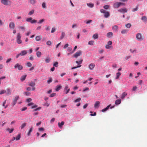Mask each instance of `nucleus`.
Instances as JSON below:
<instances>
[{"label": "nucleus", "mask_w": 147, "mask_h": 147, "mask_svg": "<svg viewBox=\"0 0 147 147\" xmlns=\"http://www.w3.org/2000/svg\"><path fill=\"white\" fill-rule=\"evenodd\" d=\"M14 68L16 69L17 68L19 70H22L23 68V66L19 63H17L14 66Z\"/></svg>", "instance_id": "obj_5"}, {"label": "nucleus", "mask_w": 147, "mask_h": 147, "mask_svg": "<svg viewBox=\"0 0 147 147\" xmlns=\"http://www.w3.org/2000/svg\"><path fill=\"white\" fill-rule=\"evenodd\" d=\"M62 87L61 85H57L56 86L55 90L57 91H58L62 88Z\"/></svg>", "instance_id": "obj_15"}, {"label": "nucleus", "mask_w": 147, "mask_h": 147, "mask_svg": "<svg viewBox=\"0 0 147 147\" xmlns=\"http://www.w3.org/2000/svg\"><path fill=\"white\" fill-rule=\"evenodd\" d=\"M45 20L44 19H42L41 20H40L39 22H38V24H40L42 23L43 22H44Z\"/></svg>", "instance_id": "obj_59"}, {"label": "nucleus", "mask_w": 147, "mask_h": 147, "mask_svg": "<svg viewBox=\"0 0 147 147\" xmlns=\"http://www.w3.org/2000/svg\"><path fill=\"white\" fill-rule=\"evenodd\" d=\"M81 66V65H80L78 66L77 67H72L71 68V69H76V68H78V67H80Z\"/></svg>", "instance_id": "obj_61"}, {"label": "nucleus", "mask_w": 147, "mask_h": 147, "mask_svg": "<svg viewBox=\"0 0 147 147\" xmlns=\"http://www.w3.org/2000/svg\"><path fill=\"white\" fill-rule=\"evenodd\" d=\"M24 94H26V96H29L30 95V93L29 92H24Z\"/></svg>", "instance_id": "obj_40"}, {"label": "nucleus", "mask_w": 147, "mask_h": 147, "mask_svg": "<svg viewBox=\"0 0 147 147\" xmlns=\"http://www.w3.org/2000/svg\"><path fill=\"white\" fill-rule=\"evenodd\" d=\"M52 81V79L51 78H50L49 79V80H47V82L49 84Z\"/></svg>", "instance_id": "obj_47"}, {"label": "nucleus", "mask_w": 147, "mask_h": 147, "mask_svg": "<svg viewBox=\"0 0 147 147\" xmlns=\"http://www.w3.org/2000/svg\"><path fill=\"white\" fill-rule=\"evenodd\" d=\"M33 127H31L30 128L28 133L27 134V135L28 136H29L30 135V133L31 132H32V131L33 130Z\"/></svg>", "instance_id": "obj_34"}, {"label": "nucleus", "mask_w": 147, "mask_h": 147, "mask_svg": "<svg viewBox=\"0 0 147 147\" xmlns=\"http://www.w3.org/2000/svg\"><path fill=\"white\" fill-rule=\"evenodd\" d=\"M35 85V83L32 81H31V82H30L28 84V85L29 86H31L32 87V91H34L35 90L36 88L35 87H34Z\"/></svg>", "instance_id": "obj_6"}, {"label": "nucleus", "mask_w": 147, "mask_h": 147, "mask_svg": "<svg viewBox=\"0 0 147 147\" xmlns=\"http://www.w3.org/2000/svg\"><path fill=\"white\" fill-rule=\"evenodd\" d=\"M81 100V98H79L77 99H76L75 100V102H79Z\"/></svg>", "instance_id": "obj_57"}, {"label": "nucleus", "mask_w": 147, "mask_h": 147, "mask_svg": "<svg viewBox=\"0 0 147 147\" xmlns=\"http://www.w3.org/2000/svg\"><path fill=\"white\" fill-rule=\"evenodd\" d=\"M56 31V29L55 28H52L51 31V32L52 33H53L55 32Z\"/></svg>", "instance_id": "obj_58"}, {"label": "nucleus", "mask_w": 147, "mask_h": 147, "mask_svg": "<svg viewBox=\"0 0 147 147\" xmlns=\"http://www.w3.org/2000/svg\"><path fill=\"white\" fill-rule=\"evenodd\" d=\"M121 102V100L120 99H118L116 100L115 103L116 105H119L120 104Z\"/></svg>", "instance_id": "obj_24"}, {"label": "nucleus", "mask_w": 147, "mask_h": 147, "mask_svg": "<svg viewBox=\"0 0 147 147\" xmlns=\"http://www.w3.org/2000/svg\"><path fill=\"white\" fill-rule=\"evenodd\" d=\"M42 38V36L41 35H40L39 36H36L35 38V39L37 41H39Z\"/></svg>", "instance_id": "obj_18"}, {"label": "nucleus", "mask_w": 147, "mask_h": 147, "mask_svg": "<svg viewBox=\"0 0 147 147\" xmlns=\"http://www.w3.org/2000/svg\"><path fill=\"white\" fill-rule=\"evenodd\" d=\"M30 3L32 4H34L36 3V1L35 0H29Z\"/></svg>", "instance_id": "obj_36"}, {"label": "nucleus", "mask_w": 147, "mask_h": 147, "mask_svg": "<svg viewBox=\"0 0 147 147\" xmlns=\"http://www.w3.org/2000/svg\"><path fill=\"white\" fill-rule=\"evenodd\" d=\"M1 2L2 4L5 5H8L9 2L10 3V1L7 0H1Z\"/></svg>", "instance_id": "obj_9"}, {"label": "nucleus", "mask_w": 147, "mask_h": 147, "mask_svg": "<svg viewBox=\"0 0 147 147\" xmlns=\"http://www.w3.org/2000/svg\"><path fill=\"white\" fill-rule=\"evenodd\" d=\"M138 6H137L136 8L132 9V11L133 12H134L135 11H137L138 10Z\"/></svg>", "instance_id": "obj_43"}, {"label": "nucleus", "mask_w": 147, "mask_h": 147, "mask_svg": "<svg viewBox=\"0 0 147 147\" xmlns=\"http://www.w3.org/2000/svg\"><path fill=\"white\" fill-rule=\"evenodd\" d=\"M27 65L28 67H31L32 66V64L30 62H28L27 63Z\"/></svg>", "instance_id": "obj_56"}, {"label": "nucleus", "mask_w": 147, "mask_h": 147, "mask_svg": "<svg viewBox=\"0 0 147 147\" xmlns=\"http://www.w3.org/2000/svg\"><path fill=\"white\" fill-rule=\"evenodd\" d=\"M6 92V91L5 90H2L0 91V94H3Z\"/></svg>", "instance_id": "obj_48"}, {"label": "nucleus", "mask_w": 147, "mask_h": 147, "mask_svg": "<svg viewBox=\"0 0 147 147\" xmlns=\"http://www.w3.org/2000/svg\"><path fill=\"white\" fill-rule=\"evenodd\" d=\"M27 53V51L25 50H23L21 51L20 54L21 56H23L26 55Z\"/></svg>", "instance_id": "obj_13"}, {"label": "nucleus", "mask_w": 147, "mask_h": 147, "mask_svg": "<svg viewBox=\"0 0 147 147\" xmlns=\"http://www.w3.org/2000/svg\"><path fill=\"white\" fill-rule=\"evenodd\" d=\"M82 60H81L80 61H76V63L77 64H81L82 63Z\"/></svg>", "instance_id": "obj_62"}, {"label": "nucleus", "mask_w": 147, "mask_h": 147, "mask_svg": "<svg viewBox=\"0 0 147 147\" xmlns=\"http://www.w3.org/2000/svg\"><path fill=\"white\" fill-rule=\"evenodd\" d=\"M109 5H105L103 7L104 9H107L109 8Z\"/></svg>", "instance_id": "obj_52"}, {"label": "nucleus", "mask_w": 147, "mask_h": 147, "mask_svg": "<svg viewBox=\"0 0 147 147\" xmlns=\"http://www.w3.org/2000/svg\"><path fill=\"white\" fill-rule=\"evenodd\" d=\"M113 33L112 32H109L107 34V36L108 38H110L113 36Z\"/></svg>", "instance_id": "obj_19"}, {"label": "nucleus", "mask_w": 147, "mask_h": 147, "mask_svg": "<svg viewBox=\"0 0 147 147\" xmlns=\"http://www.w3.org/2000/svg\"><path fill=\"white\" fill-rule=\"evenodd\" d=\"M9 27L11 29H13L15 28V25L13 22H11L9 24Z\"/></svg>", "instance_id": "obj_10"}, {"label": "nucleus", "mask_w": 147, "mask_h": 147, "mask_svg": "<svg viewBox=\"0 0 147 147\" xmlns=\"http://www.w3.org/2000/svg\"><path fill=\"white\" fill-rule=\"evenodd\" d=\"M112 29L115 32L118 30V27L117 25H115L112 27Z\"/></svg>", "instance_id": "obj_21"}, {"label": "nucleus", "mask_w": 147, "mask_h": 147, "mask_svg": "<svg viewBox=\"0 0 147 147\" xmlns=\"http://www.w3.org/2000/svg\"><path fill=\"white\" fill-rule=\"evenodd\" d=\"M26 123H24L22 124L21 126L20 127L21 129H22L25 126H26Z\"/></svg>", "instance_id": "obj_41"}, {"label": "nucleus", "mask_w": 147, "mask_h": 147, "mask_svg": "<svg viewBox=\"0 0 147 147\" xmlns=\"http://www.w3.org/2000/svg\"><path fill=\"white\" fill-rule=\"evenodd\" d=\"M6 94L7 95H11V90L10 88H7L6 91Z\"/></svg>", "instance_id": "obj_14"}, {"label": "nucleus", "mask_w": 147, "mask_h": 147, "mask_svg": "<svg viewBox=\"0 0 147 147\" xmlns=\"http://www.w3.org/2000/svg\"><path fill=\"white\" fill-rule=\"evenodd\" d=\"M7 130L8 131H9V133H11L14 130L13 129H10L9 128H8L7 129Z\"/></svg>", "instance_id": "obj_37"}, {"label": "nucleus", "mask_w": 147, "mask_h": 147, "mask_svg": "<svg viewBox=\"0 0 147 147\" xmlns=\"http://www.w3.org/2000/svg\"><path fill=\"white\" fill-rule=\"evenodd\" d=\"M19 28L21 30H22L23 32H24L25 31V28L22 26H19Z\"/></svg>", "instance_id": "obj_42"}, {"label": "nucleus", "mask_w": 147, "mask_h": 147, "mask_svg": "<svg viewBox=\"0 0 147 147\" xmlns=\"http://www.w3.org/2000/svg\"><path fill=\"white\" fill-rule=\"evenodd\" d=\"M21 36L20 33H18L16 38V42L18 44H21L22 41L21 40Z\"/></svg>", "instance_id": "obj_2"}, {"label": "nucleus", "mask_w": 147, "mask_h": 147, "mask_svg": "<svg viewBox=\"0 0 147 147\" xmlns=\"http://www.w3.org/2000/svg\"><path fill=\"white\" fill-rule=\"evenodd\" d=\"M94 41H93V40H91V41H89L88 42V45H93V44L94 43Z\"/></svg>", "instance_id": "obj_38"}, {"label": "nucleus", "mask_w": 147, "mask_h": 147, "mask_svg": "<svg viewBox=\"0 0 147 147\" xmlns=\"http://www.w3.org/2000/svg\"><path fill=\"white\" fill-rule=\"evenodd\" d=\"M136 38L139 41H142L144 39V36L140 33H137L136 35Z\"/></svg>", "instance_id": "obj_1"}, {"label": "nucleus", "mask_w": 147, "mask_h": 147, "mask_svg": "<svg viewBox=\"0 0 147 147\" xmlns=\"http://www.w3.org/2000/svg\"><path fill=\"white\" fill-rule=\"evenodd\" d=\"M109 16V13L107 11H106L104 13V17L105 18H108Z\"/></svg>", "instance_id": "obj_29"}, {"label": "nucleus", "mask_w": 147, "mask_h": 147, "mask_svg": "<svg viewBox=\"0 0 147 147\" xmlns=\"http://www.w3.org/2000/svg\"><path fill=\"white\" fill-rule=\"evenodd\" d=\"M70 90L69 88H68V86H65L64 88V91H65V93L67 94L68 93Z\"/></svg>", "instance_id": "obj_12"}, {"label": "nucleus", "mask_w": 147, "mask_h": 147, "mask_svg": "<svg viewBox=\"0 0 147 147\" xmlns=\"http://www.w3.org/2000/svg\"><path fill=\"white\" fill-rule=\"evenodd\" d=\"M19 98V96H15L14 98L12 103V105L13 106L16 104L17 103V100Z\"/></svg>", "instance_id": "obj_4"}, {"label": "nucleus", "mask_w": 147, "mask_h": 147, "mask_svg": "<svg viewBox=\"0 0 147 147\" xmlns=\"http://www.w3.org/2000/svg\"><path fill=\"white\" fill-rule=\"evenodd\" d=\"M95 65L94 63H91L89 65V68L90 70H92L95 67Z\"/></svg>", "instance_id": "obj_11"}, {"label": "nucleus", "mask_w": 147, "mask_h": 147, "mask_svg": "<svg viewBox=\"0 0 147 147\" xmlns=\"http://www.w3.org/2000/svg\"><path fill=\"white\" fill-rule=\"evenodd\" d=\"M128 31V30L126 29L123 30L121 31V33L122 34H124L127 33Z\"/></svg>", "instance_id": "obj_31"}, {"label": "nucleus", "mask_w": 147, "mask_h": 147, "mask_svg": "<svg viewBox=\"0 0 147 147\" xmlns=\"http://www.w3.org/2000/svg\"><path fill=\"white\" fill-rule=\"evenodd\" d=\"M82 53V51H79L74 54V57L75 58H77L78 57L80 56L81 55Z\"/></svg>", "instance_id": "obj_7"}, {"label": "nucleus", "mask_w": 147, "mask_h": 147, "mask_svg": "<svg viewBox=\"0 0 147 147\" xmlns=\"http://www.w3.org/2000/svg\"><path fill=\"white\" fill-rule=\"evenodd\" d=\"M50 59L49 57H47L45 59V61L47 63H49L50 62Z\"/></svg>", "instance_id": "obj_30"}, {"label": "nucleus", "mask_w": 147, "mask_h": 147, "mask_svg": "<svg viewBox=\"0 0 147 147\" xmlns=\"http://www.w3.org/2000/svg\"><path fill=\"white\" fill-rule=\"evenodd\" d=\"M131 26V25L130 23H128L126 25V26L127 28H130Z\"/></svg>", "instance_id": "obj_54"}, {"label": "nucleus", "mask_w": 147, "mask_h": 147, "mask_svg": "<svg viewBox=\"0 0 147 147\" xmlns=\"http://www.w3.org/2000/svg\"><path fill=\"white\" fill-rule=\"evenodd\" d=\"M32 19V18L31 17L28 18L26 19V21L28 22H30L31 20Z\"/></svg>", "instance_id": "obj_39"}, {"label": "nucleus", "mask_w": 147, "mask_h": 147, "mask_svg": "<svg viewBox=\"0 0 147 147\" xmlns=\"http://www.w3.org/2000/svg\"><path fill=\"white\" fill-rule=\"evenodd\" d=\"M65 35V33L64 32H61V36L60 37V39H62L64 37Z\"/></svg>", "instance_id": "obj_32"}, {"label": "nucleus", "mask_w": 147, "mask_h": 147, "mask_svg": "<svg viewBox=\"0 0 147 147\" xmlns=\"http://www.w3.org/2000/svg\"><path fill=\"white\" fill-rule=\"evenodd\" d=\"M141 20L144 22L147 21V17L146 16H144L142 17Z\"/></svg>", "instance_id": "obj_22"}, {"label": "nucleus", "mask_w": 147, "mask_h": 147, "mask_svg": "<svg viewBox=\"0 0 147 147\" xmlns=\"http://www.w3.org/2000/svg\"><path fill=\"white\" fill-rule=\"evenodd\" d=\"M46 44L50 46L51 45V41H49L47 42Z\"/></svg>", "instance_id": "obj_53"}, {"label": "nucleus", "mask_w": 147, "mask_h": 147, "mask_svg": "<svg viewBox=\"0 0 147 147\" xmlns=\"http://www.w3.org/2000/svg\"><path fill=\"white\" fill-rule=\"evenodd\" d=\"M42 8L45 9L46 8V4L45 3L43 2L42 4Z\"/></svg>", "instance_id": "obj_45"}, {"label": "nucleus", "mask_w": 147, "mask_h": 147, "mask_svg": "<svg viewBox=\"0 0 147 147\" xmlns=\"http://www.w3.org/2000/svg\"><path fill=\"white\" fill-rule=\"evenodd\" d=\"M37 22V21L35 20H32L30 22L32 24L36 23Z\"/></svg>", "instance_id": "obj_51"}, {"label": "nucleus", "mask_w": 147, "mask_h": 147, "mask_svg": "<svg viewBox=\"0 0 147 147\" xmlns=\"http://www.w3.org/2000/svg\"><path fill=\"white\" fill-rule=\"evenodd\" d=\"M121 73L120 72H118L116 74V77L115 78L116 79H118L121 75Z\"/></svg>", "instance_id": "obj_33"}, {"label": "nucleus", "mask_w": 147, "mask_h": 147, "mask_svg": "<svg viewBox=\"0 0 147 147\" xmlns=\"http://www.w3.org/2000/svg\"><path fill=\"white\" fill-rule=\"evenodd\" d=\"M118 11L121 13H125L127 12V8H124L119 9L118 10Z\"/></svg>", "instance_id": "obj_8"}, {"label": "nucleus", "mask_w": 147, "mask_h": 147, "mask_svg": "<svg viewBox=\"0 0 147 147\" xmlns=\"http://www.w3.org/2000/svg\"><path fill=\"white\" fill-rule=\"evenodd\" d=\"M26 77V75H24L22 76L21 77V78H20L21 80L22 81H24L25 80Z\"/></svg>", "instance_id": "obj_28"}, {"label": "nucleus", "mask_w": 147, "mask_h": 147, "mask_svg": "<svg viewBox=\"0 0 147 147\" xmlns=\"http://www.w3.org/2000/svg\"><path fill=\"white\" fill-rule=\"evenodd\" d=\"M100 11L101 13H104L106 11L104 9H101L100 10Z\"/></svg>", "instance_id": "obj_60"}, {"label": "nucleus", "mask_w": 147, "mask_h": 147, "mask_svg": "<svg viewBox=\"0 0 147 147\" xmlns=\"http://www.w3.org/2000/svg\"><path fill=\"white\" fill-rule=\"evenodd\" d=\"M58 62H56L53 64V65L55 66L56 67H57L58 66Z\"/></svg>", "instance_id": "obj_49"}, {"label": "nucleus", "mask_w": 147, "mask_h": 147, "mask_svg": "<svg viewBox=\"0 0 147 147\" xmlns=\"http://www.w3.org/2000/svg\"><path fill=\"white\" fill-rule=\"evenodd\" d=\"M100 104V102L99 101H97L95 102L94 105V107L95 108L98 107Z\"/></svg>", "instance_id": "obj_17"}, {"label": "nucleus", "mask_w": 147, "mask_h": 147, "mask_svg": "<svg viewBox=\"0 0 147 147\" xmlns=\"http://www.w3.org/2000/svg\"><path fill=\"white\" fill-rule=\"evenodd\" d=\"M41 55H42V53H41V52H40L39 51H37L36 53V56L37 57H40Z\"/></svg>", "instance_id": "obj_27"}, {"label": "nucleus", "mask_w": 147, "mask_h": 147, "mask_svg": "<svg viewBox=\"0 0 147 147\" xmlns=\"http://www.w3.org/2000/svg\"><path fill=\"white\" fill-rule=\"evenodd\" d=\"M56 93H53L51 94L50 95V97H53L55 96H56Z\"/></svg>", "instance_id": "obj_46"}, {"label": "nucleus", "mask_w": 147, "mask_h": 147, "mask_svg": "<svg viewBox=\"0 0 147 147\" xmlns=\"http://www.w3.org/2000/svg\"><path fill=\"white\" fill-rule=\"evenodd\" d=\"M108 45L111 46L112 44V42L111 41H109L108 42L107 44Z\"/></svg>", "instance_id": "obj_55"}, {"label": "nucleus", "mask_w": 147, "mask_h": 147, "mask_svg": "<svg viewBox=\"0 0 147 147\" xmlns=\"http://www.w3.org/2000/svg\"><path fill=\"white\" fill-rule=\"evenodd\" d=\"M112 47L111 46L108 45L107 44L105 46V48L107 49H109L111 48Z\"/></svg>", "instance_id": "obj_35"}, {"label": "nucleus", "mask_w": 147, "mask_h": 147, "mask_svg": "<svg viewBox=\"0 0 147 147\" xmlns=\"http://www.w3.org/2000/svg\"><path fill=\"white\" fill-rule=\"evenodd\" d=\"M77 48V46H76L74 47V49L73 51H72V52L71 53H73L74 52L76 51V49Z\"/></svg>", "instance_id": "obj_64"}, {"label": "nucleus", "mask_w": 147, "mask_h": 147, "mask_svg": "<svg viewBox=\"0 0 147 147\" xmlns=\"http://www.w3.org/2000/svg\"><path fill=\"white\" fill-rule=\"evenodd\" d=\"M87 5L90 8H92L94 7V4L92 3H87Z\"/></svg>", "instance_id": "obj_26"}, {"label": "nucleus", "mask_w": 147, "mask_h": 147, "mask_svg": "<svg viewBox=\"0 0 147 147\" xmlns=\"http://www.w3.org/2000/svg\"><path fill=\"white\" fill-rule=\"evenodd\" d=\"M20 134H18L16 138V140H17L20 139Z\"/></svg>", "instance_id": "obj_44"}, {"label": "nucleus", "mask_w": 147, "mask_h": 147, "mask_svg": "<svg viewBox=\"0 0 147 147\" xmlns=\"http://www.w3.org/2000/svg\"><path fill=\"white\" fill-rule=\"evenodd\" d=\"M127 95V93L125 92H124L122 94H121V98L122 99H123Z\"/></svg>", "instance_id": "obj_20"}, {"label": "nucleus", "mask_w": 147, "mask_h": 147, "mask_svg": "<svg viewBox=\"0 0 147 147\" xmlns=\"http://www.w3.org/2000/svg\"><path fill=\"white\" fill-rule=\"evenodd\" d=\"M111 106V105L110 104L109 105L107 106L105 108L102 110H101L102 111V112H104L105 111H106L107 110L109 109V108Z\"/></svg>", "instance_id": "obj_16"}, {"label": "nucleus", "mask_w": 147, "mask_h": 147, "mask_svg": "<svg viewBox=\"0 0 147 147\" xmlns=\"http://www.w3.org/2000/svg\"><path fill=\"white\" fill-rule=\"evenodd\" d=\"M34 10H32L31 11H30L29 12L28 14L30 15H31L32 14L34 13Z\"/></svg>", "instance_id": "obj_50"}, {"label": "nucleus", "mask_w": 147, "mask_h": 147, "mask_svg": "<svg viewBox=\"0 0 147 147\" xmlns=\"http://www.w3.org/2000/svg\"><path fill=\"white\" fill-rule=\"evenodd\" d=\"M64 124V122L63 121H62L61 123H58V125L59 127L60 128H61L62 126Z\"/></svg>", "instance_id": "obj_23"}, {"label": "nucleus", "mask_w": 147, "mask_h": 147, "mask_svg": "<svg viewBox=\"0 0 147 147\" xmlns=\"http://www.w3.org/2000/svg\"><path fill=\"white\" fill-rule=\"evenodd\" d=\"M125 4L121 2H116L113 4V7L115 8L119 7L121 5H123Z\"/></svg>", "instance_id": "obj_3"}, {"label": "nucleus", "mask_w": 147, "mask_h": 147, "mask_svg": "<svg viewBox=\"0 0 147 147\" xmlns=\"http://www.w3.org/2000/svg\"><path fill=\"white\" fill-rule=\"evenodd\" d=\"M50 27L49 26H46V30L47 31L49 30H50Z\"/></svg>", "instance_id": "obj_63"}, {"label": "nucleus", "mask_w": 147, "mask_h": 147, "mask_svg": "<svg viewBox=\"0 0 147 147\" xmlns=\"http://www.w3.org/2000/svg\"><path fill=\"white\" fill-rule=\"evenodd\" d=\"M98 37V35L97 33L94 34L92 36V38L94 39H97Z\"/></svg>", "instance_id": "obj_25"}]
</instances>
